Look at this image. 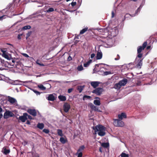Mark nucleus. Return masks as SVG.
<instances>
[{"label":"nucleus","mask_w":157,"mask_h":157,"mask_svg":"<svg viewBox=\"0 0 157 157\" xmlns=\"http://www.w3.org/2000/svg\"><path fill=\"white\" fill-rule=\"evenodd\" d=\"M93 129L94 130L95 134H96L98 132V135L100 136H103L105 134V128L101 125L99 124L93 127Z\"/></svg>","instance_id":"f257e3e1"},{"label":"nucleus","mask_w":157,"mask_h":157,"mask_svg":"<svg viewBox=\"0 0 157 157\" xmlns=\"http://www.w3.org/2000/svg\"><path fill=\"white\" fill-rule=\"evenodd\" d=\"M108 31V34H110L112 36H116L118 33V31L117 27H114L113 28H108L107 29H99L100 32H105Z\"/></svg>","instance_id":"f03ea898"},{"label":"nucleus","mask_w":157,"mask_h":157,"mask_svg":"<svg viewBox=\"0 0 157 157\" xmlns=\"http://www.w3.org/2000/svg\"><path fill=\"white\" fill-rule=\"evenodd\" d=\"M105 43V45L106 47H110L113 44V39L111 38H107L105 40L102 41Z\"/></svg>","instance_id":"7ed1b4c3"},{"label":"nucleus","mask_w":157,"mask_h":157,"mask_svg":"<svg viewBox=\"0 0 157 157\" xmlns=\"http://www.w3.org/2000/svg\"><path fill=\"white\" fill-rule=\"evenodd\" d=\"M139 12L137 11V10L136 11L135 13L134 14H130L128 13H126L124 16V18L122 19V21H124L125 20H128L131 18L132 17H134L135 16L137 15L138 14Z\"/></svg>","instance_id":"20e7f679"},{"label":"nucleus","mask_w":157,"mask_h":157,"mask_svg":"<svg viewBox=\"0 0 157 157\" xmlns=\"http://www.w3.org/2000/svg\"><path fill=\"white\" fill-rule=\"evenodd\" d=\"M113 124L115 126L122 127L124 125V122L121 120L115 119L114 120Z\"/></svg>","instance_id":"39448f33"},{"label":"nucleus","mask_w":157,"mask_h":157,"mask_svg":"<svg viewBox=\"0 0 157 157\" xmlns=\"http://www.w3.org/2000/svg\"><path fill=\"white\" fill-rule=\"evenodd\" d=\"M103 91V89L102 88L98 87L94 90L92 92L97 95L99 96L102 94Z\"/></svg>","instance_id":"423d86ee"},{"label":"nucleus","mask_w":157,"mask_h":157,"mask_svg":"<svg viewBox=\"0 0 157 157\" xmlns=\"http://www.w3.org/2000/svg\"><path fill=\"white\" fill-rule=\"evenodd\" d=\"M14 114L11 111L9 110H6L4 114V119H7L10 117H13Z\"/></svg>","instance_id":"0eeeda50"},{"label":"nucleus","mask_w":157,"mask_h":157,"mask_svg":"<svg viewBox=\"0 0 157 157\" xmlns=\"http://www.w3.org/2000/svg\"><path fill=\"white\" fill-rule=\"evenodd\" d=\"M147 45V42H145L142 45V46H139L137 48V53H141L144 50Z\"/></svg>","instance_id":"6e6552de"},{"label":"nucleus","mask_w":157,"mask_h":157,"mask_svg":"<svg viewBox=\"0 0 157 157\" xmlns=\"http://www.w3.org/2000/svg\"><path fill=\"white\" fill-rule=\"evenodd\" d=\"M71 108V106L69 104L65 103L63 105V109L65 113L68 112Z\"/></svg>","instance_id":"1a4fd4ad"},{"label":"nucleus","mask_w":157,"mask_h":157,"mask_svg":"<svg viewBox=\"0 0 157 157\" xmlns=\"http://www.w3.org/2000/svg\"><path fill=\"white\" fill-rule=\"evenodd\" d=\"M143 58L142 59H139L136 61L135 60V63H136V66L138 68H140L142 65V60Z\"/></svg>","instance_id":"9d476101"},{"label":"nucleus","mask_w":157,"mask_h":157,"mask_svg":"<svg viewBox=\"0 0 157 157\" xmlns=\"http://www.w3.org/2000/svg\"><path fill=\"white\" fill-rule=\"evenodd\" d=\"M27 113H24L23 115L19 117V119L22 122H24L27 119Z\"/></svg>","instance_id":"9b49d317"},{"label":"nucleus","mask_w":157,"mask_h":157,"mask_svg":"<svg viewBox=\"0 0 157 157\" xmlns=\"http://www.w3.org/2000/svg\"><path fill=\"white\" fill-rule=\"evenodd\" d=\"M8 101L10 103L12 104L17 103V101L15 98L10 96H8Z\"/></svg>","instance_id":"f8f14e48"},{"label":"nucleus","mask_w":157,"mask_h":157,"mask_svg":"<svg viewBox=\"0 0 157 157\" xmlns=\"http://www.w3.org/2000/svg\"><path fill=\"white\" fill-rule=\"evenodd\" d=\"M128 80L127 79H124L119 81V84L121 86H124L127 83Z\"/></svg>","instance_id":"ddd939ff"},{"label":"nucleus","mask_w":157,"mask_h":157,"mask_svg":"<svg viewBox=\"0 0 157 157\" xmlns=\"http://www.w3.org/2000/svg\"><path fill=\"white\" fill-rule=\"evenodd\" d=\"M2 56L7 60H10L12 58L11 55L8 54V53H6L5 54H2Z\"/></svg>","instance_id":"4468645a"},{"label":"nucleus","mask_w":157,"mask_h":157,"mask_svg":"<svg viewBox=\"0 0 157 157\" xmlns=\"http://www.w3.org/2000/svg\"><path fill=\"white\" fill-rule=\"evenodd\" d=\"M90 107L94 111H96L98 112H100L101 111L98 109V107L94 105L92 103H90Z\"/></svg>","instance_id":"2eb2a0df"},{"label":"nucleus","mask_w":157,"mask_h":157,"mask_svg":"<svg viewBox=\"0 0 157 157\" xmlns=\"http://www.w3.org/2000/svg\"><path fill=\"white\" fill-rule=\"evenodd\" d=\"M59 141L62 144H64L67 142V140L66 137L64 136V137H61L59 139Z\"/></svg>","instance_id":"dca6fc26"},{"label":"nucleus","mask_w":157,"mask_h":157,"mask_svg":"<svg viewBox=\"0 0 157 157\" xmlns=\"http://www.w3.org/2000/svg\"><path fill=\"white\" fill-rule=\"evenodd\" d=\"M100 82L98 81H93L90 82L91 86L94 88H96L98 86Z\"/></svg>","instance_id":"f3484780"},{"label":"nucleus","mask_w":157,"mask_h":157,"mask_svg":"<svg viewBox=\"0 0 157 157\" xmlns=\"http://www.w3.org/2000/svg\"><path fill=\"white\" fill-rule=\"evenodd\" d=\"M28 112L33 116H36V113L35 109H29Z\"/></svg>","instance_id":"a211bd4d"},{"label":"nucleus","mask_w":157,"mask_h":157,"mask_svg":"<svg viewBox=\"0 0 157 157\" xmlns=\"http://www.w3.org/2000/svg\"><path fill=\"white\" fill-rule=\"evenodd\" d=\"M102 57V53L101 50H99L97 52L96 56L97 59H100Z\"/></svg>","instance_id":"6ab92c4d"},{"label":"nucleus","mask_w":157,"mask_h":157,"mask_svg":"<svg viewBox=\"0 0 157 157\" xmlns=\"http://www.w3.org/2000/svg\"><path fill=\"white\" fill-rule=\"evenodd\" d=\"M47 99L50 101H53L55 100V98L54 94H50L47 98Z\"/></svg>","instance_id":"aec40b11"},{"label":"nucleus","mask_w":157,"mask_h":157,"mask_svg":"<svg viewBox=\"0 0 157 157\" xmlns=\"http://www.w3.org/2000/svg\"><path fill=\"white\" fill-rule=\"evenodd\" d=\"M145 0H142L141 3L139 7L136 10L137 11H138L139 13L140 12L141 8L145 4Z\"/></svg>","instance_id":"412c9836"},{"label":"nucleus","mask_w":157,"mask_h":157,"mask_svg":"<svg viewBox=\"0 0 157 157\" xmlns=\"http://www.w3.org/2000/svg\"><path fill=\"white\" fill-rule=\"evenodd\" d=\"M118 117L119 119L122 120L123 118H126V115L124 113H122L118 115Z\"/></svg>","instance_id":"4be33fe9"},{"label":"nucleus","mask_w":157,"mask_h":157,"mask_svg":"<svg viewBox=\"0 0 157 157\" xmlns=\"http://www.w3.org/2000/svg\"><path fill=\"white\" fill-rule=\"evenodd\" d=\"M3 153L5 155H6L9 154L10 152V149H7L6 147H4L3 148Z\"/></svg>","instance_id":"5701e85b"},{"label":"nucleus","mask_w":157,"mask_h":157,"mask_svg":"<svg viewBox=\"0 0 157 157\" xmlns=\"http://www.w3.org/2000/svg\"><path fill=\"white\" fill-rule=\"evenodd\" d=\"M85 86L84 85L78 86H77V89L78 91L80 93L82 92Z\"/></svg>","instance_id":"b1692460"},{"label":"nucleus","mask_w":157,"mask_h":157,"mask_svg":"<svg viewBox=\"0 0 157 157\" xmlns=\"http://www.w3.org/2000/svg\"><path fill=\"white\" fill-rule=\"evenodd\" d=\"M37 127L40 129H42L44 127V124L43 123H39L37 125Z\"/></svg>","instance_id":"393cba45"},{"label":"nucleus","mask_w":157,"mask_h":157,"mask_svg":"<svg viewBox=\"0 0 157 157\" xmlns=\"http://www.w3.org/2000/svg\"><path fill=\"white\" fill-rule=\"evenodd\" d=\"M58 98L61 101H64L66 100V97L61 95H59Z\"/></svg>","instance_id":"a878e982"},{"label":"nucleus","mask_w":157,"mask_h":157,"mask_svg":"<svg viewBox=\"0 0 157 157\" xmlns=\"http://www.w3.org/2000/svg\"><path fill=\"white\" fill-rule=\"evenodd\" d=\"M57 133L58 135L62 137L63 136V133L62 131L60 129H58L57 130Z\"/></svg>","instance_id":"bb28decb"},{"label":"nucleus","mask_w":157,"mask_h":157,"mask_svg":"<svg viewBox=\"0 0 157 157\" xmlns=\"http://www.w3.org/2000/svg\"><path fill=\"white\" fill-rule=\"evenodd\" d=\"M94 104L97 105H100L101 103L100 101L99 100H95L94 101Z\"/></svg>","instance_id":"cd10ccee"},{"label":"nucleus","mask_w":157,"mask_h":157,"mask_svg":"<svg viewBox=\"0 0 157 157\" xmlns=\"http://www.w3.org/2000/svg\"><path fill=\"white\" fill-rule=\"evenodd\" d=\"M38 86L39 88L42 90H44L46 89V87L42 84L38 85Z\"/></svg>","instance_id":"c85d7f7f"},{"label":"nucleus","mask_w":157,"mask_h":157,"mask_svg":"<svg viewBox=\"0 0 157 157\" xmlns=\"http://www.w3.org/2000/svg\"><path fill=\"white\" fill-rule=\"evenodd\" d=\"M88 28L87 27H86L84 29H83L82 30H81L80 33L81 34H82L86 32L88 30Z\"/></svg>","instance_id":"c756f323"},{"label":"nucleus","mask_w":157,"mask_h":157,"mask_svg":"<svg viewBox=\"0 0 157 157\" xmlns=\"http://www.w3.org/2000/svg\"><path fill=\"white\" fill-rule=\"evenodd\" d=\"M121 86H120V85L119 84V83H117L115 84L114 86V87L116 89H120Z\"/></svg>","instance_id":"7c9ffc66"},{"label":"nucleus","mask_w":157,"mask_h":157,"mask_svg":"<svg viewBox=\"0 0 157 157\" xmlns=\"http://www.w3.org/2000/svg\"><path fill=\"white\" fill-rule=\"evenodd\" d=\"M137 53L138 54V55L136 58V61L137 59H142V54L141 53Z\"/></svg>","instance_id":"2f4dec72"},{"label":"nucleus","mask_w":157,"mask_h":157,"mask_svg":"<svg viewBox=\"0 0 157 157\" xmlns=\"http://www.w3.org/2000/svg\"><path fill=\"white\" fill-rule=\"evenodd\" d=\"M31 28V26L29 25H27L24 26L22 28V29L24 30H26L27 29H30Z\"/></svg>","instance_id":"473e14b6"},{"label":"nucleus","mask_w":157,"mask_h":157,"mask_svg":"<svg viewBox=\"0 0 157 157\" xmlns=\"http://www.w3.org/2000/svg\"><path fill=\"white\" fill-rule=\"evenodd\" d=\"M102 146L105 148H107L109 147V144L107 143H103L101 145Z\"/></svg>","instance_id":"72a5a7b5"},{"label":"nucleus","mask_w":157,"mask_h":157,"mask_svg":"<svg viewBox=\"0 0 157 157\" xmlns=\"http://www.w3.org/2000/svg\"><path fill=\"white\" fill-rule=\"evenodd\" d=\"M121 157H129V155L128 154L122 152L120 155Z\"/></svg>","instance_id":"f704fd0d"},{"label":"nucleus","mask_w":157,"mask_h":157,"mask_svg":"<svg viewBox=\"0 0 157 157\" xmlns=\"http://www.w3.org/2000/svg\"><path fill=\"white\" fill-rule=\"evenodd\" d=\"M91 98V97L90 96L85 95L83 97V100H85L86 99H89Z\"/></svg>","instance_id":"c9c22d12"},{"label":"nucleus","mask_w":157,"mask_h":157,"mask_svg":"<svg viewBox=\"0 0 157 157\" xmlns=\"http://www.w3.org/2000/svg\"><path fill=\"white\" fill-rule=\"evenodd\" d=\"M85 148V147L84 145H82L80 147L79 149L78 150V152H81L80 151L83 150Z\"/></svg>","instance_id":"e433bc0d"},{"label":"nucleus","mask_w":157,"mask_h":157,"mask_svg":"<svg viewBox=\"0 0 157 157\" xmlns=\"http://www.w3.org/2000/svg\"><path fill=\"white\" fill-rule=\"evenodd\" d=\"M112 74V72L110 71H105L103 73L104 75H107Z\"/></svg>","instance_id":"4c0bfd02"},{"label":"nucleus","mask_w":157,"mask_h":157,"mask_svg":"<svg viewBox=\"0 0 157 157\" xmlns=\"http://www.w3.org/2000/svg\"><path fill=\"white\" fill-rule=\"evenodd\" d=\"M54 11V9L53 8L51 7V8H49L48 9V10H47L46 12L47 13H48L52 12L53 11Z\"/></svg>","instance_id":"58836bf2"},{"label":"nucleus","mask_w":157,"mask_h":157,"mask_svg":"<svg viewBox=\"0 0 157 157\" xmlns=\"http://www.w3.org/2000/svg\"><path fill=\"white\" fill-rule=\"evenodd\" d=\"M83 67L82 65L79 66L77 67V69L78 71H81L83 69Z\"/></svg>","instance_id":"ea45409f"},{"label":"nucleus","mask_w":157,"mask_h":157,"mask_svg":"<svg viewBox=\"0 0 157 157\" xmlns=\"http://www.w3.org/2000/svg\"><path fill=\"white\" fill-rule=\"evenodd\" d=\"M76 155H78L77 157H82V152H77L76 154Z\"/></svg>","instance_id":"a19ab883"},{"label":"nucleus","mask_w":157,"mask_h":157,"mask_svg":"<svg viewBox=\"0 0 157 157\" xmlns=\"http://www.w3.org/2000/svg\"><path fill=\"white\" fill-rule=\"evenodd\" d=\"M43 132L46 134H48L49 132V130L48 129L44 128L43 130Z\"/></svg>","instance_id":"79ce46f5"},{"label":"nucleus","mask_w":157,"mask_h":157,"mask_svg":"<svg viewBox=\"0 0 157 157\" xmlns=\"http://www.w3.org/2000/svg\"><path fill=\"white\" fill-rule=\"evenodd\" d=\"M2 108L0 107V119H1L3 117L2 114Z\"/></svg>","instance_id":"37998d69"},{"label":"nucleus","mask_w":157,"mask_h":157,"mask_svg":"<svg viewBox=\"0 0 157 157\" xmlns=\"http://www.w3.org/2000/svg\"><path fill=\"white\" fill-rule=\"evenodd\" d=\"M90 64L88 63V62H87L86 63L84 64L83 66L85 67H87Z\"/></svg>","instance_id":"c03bdc74"},{"label":"nucleus","mask_w":157,"mask_h":157,"mask_svg":"<svg viewBox=\"0 0 157 157\" xmlns=\"http://www.w3.org/2000/svg\"><path fill=\"white\" fill-rule=\"evenodd\" d=\"M31 33V32H29L26 34V39H27L28 37H29L30 36Z\"/></svg>","instance_id":"a18cd8bd"},{"label":"nucleus","mask_w":157,"mask_h":157,"mask_svg":"<svg viewBox=\"0 0 157 157\" xmlns=\"http://www.w3.org/2000/svg\"><path fill=\"white\" fill-rule=\"evenodd\" d=\"M33 91L35 94H36L37 95H40V93L39 92H38L35 90H33Z\"/></svg>","instance_id":"49530a36"},{"label":"nucleus","mask_w":157,"mask_h":157,"mask_svg":"<svg viewBox=\"0 0 157 157\" xmlns=\"http://www.w3.org/2000/svg\"><path fill=\"white\" fill-rule=\"evenodd\" d=\"M6 15H3L1 16L0 17V21H2L3 19H5L6 18L5 17Z\"/></svg>","instance_id":"de8ad7c7"},{"label":"nucleus","mask_w":157,"mask_h":157,"mask_svg":"<svg viewBox=\"0 0 157 157\" xmlns=\"http://www.w3.org/2000/svg\"><path fill=\"white\" fill-rule=\"evenodd\" d=\"M22 34H20L18 35L17 36V39L18 40H20L21 39V36H22Z\"/></svg>","instance_id":"09e8293b"},{"label":"nucleus","mask_w":157,"mask_h":157,"mask_svg":"<svg viewBox=\"0 0 157 157\" xmlns=\"http://www.w3.org/2000/svg\"><path fill=\"white\" fill-rule=\"evenodd\" d=\"M76 4V2H72L71 3V4L72 6H75Z\"/></svg>","instance_id":"8fccbe9b"},{"label":"nucleus","mask_w":157,"mask_h":157,"mask_svg":"<svg viewBox=\"0 0 157 157\" xmlns=\"http://www.w3.org/2000/svg\"><path fill=\"white\" fill-rule=\"evenodd\" d=\"M95 56V54L94 53H93L90 55V57L91 59H93L94 57Z\"/></svg>","instance_id":"3c124183"},{"label":"nucleus","mask_w":157,"mask_h":157,"mask_svg":"<svg viewBox=\"0 0 157 157\" xmlns=\"http://www.w3.org/2000/svg\"><path fill=\"white\" fill-rule=\"evenodd\" d=\"M73 90V89L72 88L68 89V92L69 93H71L72 91Z\"/></svg>","instance_id":"603ef678"},{"label":"nucleus","mask_w":157,"mask_h":157,"mask_svg":"<svg viewBox=\"0 0 157 157\" xmlns=\"http://www.w3.org/2000/svg\"><path fill=\"white\" fill-rule=\"evenodd\" d=\"M1 51L2 52V54H4H4H5V53H6V51L4 50L3 49H1Z\"/></svg>","instance_id":"864d4df0"},{"label":"nucleus","mask_w":157,"mask_h":157,"mask_svg":"<svg viewBox=\"0 0 157 157\" xmlns=\"http://www.w3.org/2000/svg\"><path fill=\"white\" fill-rule=\"evenodd\" d=\"M65 10L66 11H68V12H74L75 10H67V9H65Z\"/></svg>","instance_id":"5fc2aeb1"},{"label":"nucleus","mask_w":157,"mask_h":157,"mask_svg":"<svg viewBox=\"0 0 157 157\" xmlns=\"http://www.w3.org/2000/svg\"><path fill=\"white\" fill-rule=\"evenodd\" d=\"M1 56V54H0V56ZM0 60L1 61V62L2 63H4V60H3L0 57Z\"/></svg>","instance_id":"6e6d98bb"},{"label":"nucleus","mask_w":157,"mask_h":157,"mask_svg":"<svg viewBox=\"0 0 157 157\" xmlns=\"http://www.w3.org/2000/svg\"><path fill=\"white\" fill-rule=\"evenodd\" d=\"M47 85L48 87V89L50 88L51 87V85L49 83H47Z\"/></svg>","instance_id":"4d7b16f0"},{"label":"nucleus","mask_w":157,"mask_h":157,"mask_svg":"<svg viewBox=\"0 0 157 157\" xmlns=\"http://www.w3.org/2000/svg\"><path fill=\"white\" fill-rule=\"evenodd\" d=\"M82 2V0H78V3H79V4L80 5H81Z\"/></svg>","instance_id":"13d9d810"},{"label":"nucleus","mask_w":157,"mask_h":157,"mask_svg":"<svg viewBox=\"0 0 157 157\" xmlns=\"http://www.w3.org/2000/svg\"><path fill=\"white\" fill-rule=\"evenodd\" d=\"M117 56H118V58H115V60H118L120 59V56L118 55H117Z\"/></svg>","instance_id":"bf43d9fd"},{"label":"nucleus","mask_w":157,"mask_h":157,"mask_svg":"<svg viewBox=\"0 0 157 157\" xmlns=\"http://www.w3.org/2000/svg\"><path fill=\"white\" fill-rule=\"evenodd\" d=\"M23 55H24V56L25 57H29V56H28V55H27V54H26L24 53V54H23Z\"/></svg>","instance_id":"052dcab7"},{"label":"nucleus","mask_w":157,"mask_h":157,"mask_svg":"<svg viewBox=\"0 0 157 157\" xmlns=\"http://www.w3.org/2000/svg\"><path fill=\"white\" fill-rule=\"evenodd\" d=\"M27 116L28 117V118L29 119H32V117L31 116H30V115H27Z\"/></svg>","instance_id":"680f3d73"},{"label":"nucleus","mask_w":157,"mask_h":157,"mask_svg":"<svg viewBox=\"0 0 157 157\" xmlns=\"http://www.w3.org/2000/svg\"><path fill=\"white\" fill-rule=\"evenodd\" d=\"M114 14L113 11H112V17L113 18L114 17Z\"/></svg>","instance_id":"e2e57ef3"},{"label":"nucleus","mask_w":157,"mask_h":157,"mask_svg":"<svg viewBox=\"0 0 157 157\" xmlns=\"http://www.w3.org/2000/svg\"><path fill=\"white\" fill-rule=\"evenodd\" d=\"M92 62V59H90L88 61V63L90 64L91 62Z\"/></svg>","instance_id":"0e129e2a"},{"label":"nucleus","mask_w":157,"mask_h":157,"mask_svg":"<svg viewBox=\"0 0 157 157\" xmlns=\"http://www.w3.org/2000/svg\"><path fill=\"white\" fill-rule=\"evenodd\" d=\"M26 124H30V122L29 121H27L26 122Z\"/></svg>","instance_id":"69168bd1"},{"label":"nucleus","mask_w":157,"mask_h":157,"mask_svg":"<svg viewBox=\"0 0 157 157\" xmlns=\"http://www.w3.org/2000/svg\"><path fill=\"white\" fill-rule=\"evenodd\" d=\"M71 59H72V58H71V57H70V56H69V57H68V60H70Z\"/></svg>","instance_id":"338daca9"},{"label":"nucleus","mask_w":157,"mask_h":157,"mask_svg":"<svg viewBox=\"0 0 157 157\" xmlns=\"http://www.w3.org/2000/svg\"><path fill=\"white\" fill-rule=\"evenodd\" d=\"M150 47H151V46H148L147 47V49H148L150 48Z\"/></svg>","instance_id":"774afa93"}]
</instances>
